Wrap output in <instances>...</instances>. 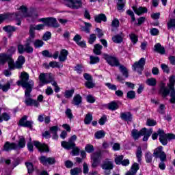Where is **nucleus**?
Returning <instances> with one entry per match:
<instances>
[{
    "label": "nucleus",
    "mask_w": 175,
    "mask_h": 175,
    "mask_svg": "<svg viewBox=\"0 0 175 175\" xmlns=\"http://www.w3.org/2000/svg\"><path fill=\"white\" fill-rule=\"evenodd\" d=\"M45 25H44V23L30 25L29 31V39L27 40L24 45H18V52L19 53V54H24V53L31 54V53H33V48L31 46V43L32 42L31 39H35V36H36L35 31H41V29H44Z\"/></svg>",
    "instance_id": "f257e3e1"
},
{
    "label": "nucleus",
    "mask_w": 175,
    "mask_h": 175,
    "mask_svg": "<svg viewBox=\"0 0 175 175\" xmlns=\"http://www.w3.org/2000/svg\"><path fill=\"white\" fill-rule=\"evenodd\" d=\"M169 81V83H167L168 88H166V84L164 83L160 84V92L164 98H166V96L170 94L171 97L170 99V103L175 104V76L170 77Z\"/></svg>",
    "instance_id": "f03ea898"
},
{
    "label": "nucleus",
    "mask_w": 175,
    "mask_h": 175,
    "mask_svg": "<svg viewBox=\"0 0 175 175\" xmlns=\"http://www.w3.org/2000/svg\"><path fill=\"white\" fill-rule=\"evenodd\" d=\"M21 80L18 81L17 85H21L23 88L25 90H32L33 88L34 82L32 80H29V74L23 71L21 73Z\"/></svg>",
    "instance_id": "7ed1b4c3"
},
{
    "label": "nucleus",
    "mask_w": 175,
    "mask_h": 175,
    "mask_svg": "<svg viewBox=\"0 0 175 175\" xmlns=\"http://www.w3.org/2000/svg\"><path fill=\"white\" fill-rule=\"evenodd\" d=\"M76 140H77V136L74 135L68 139V142H62V146L66 150H72L73 155H79L80 154V149L76 147V143H75Z\"/></svg>",
    "instance_id": "20e7f679"
},
{
    "label": "nucleus",
    "mask_w": 175,
    "mask_h": 175,
    "mask_svg": "<svg viewBox=\"0 0 175 175\" xmlns=\"http://www.w3.org/2000/svg\"><path fill=\"white\" fill-rule=\"evenodd\" d=\"M152 134V129L147 130L146 128H143L139 131L137 129H133L131 131V136L134 140H138L139 137L144 136L143 142H147L148 137Z\"/></svg>",
    "instance_id": "39448f33"
},
{
    "label": "nucleus",
    "mask_w": 175,
    "mask_h": 175,
    "mask_svg": "<svg viewBox=\"0 0 175 175\" xmlns=\"http://www.w3.org/2000/svg\"><path fill=\"white\" fill-rule=\"evenodd\" d=\"M8 62V68L10 70H14V69H21L23 65L25 64V57L23 55L18 57L17 61L14 63V60L12 58V55Z\"/></svg>",
    "instance_id": "423d86ee"
},
{
    "label": "nucleus",
    "mask_w": 175,
    "mask_h": 175,
    "mask_svg": "<svg viewBox=\"0 0 175 175\" xmlns=\"http://www.w3.org/2000/svg\"><path fill=\"white\" fill-rule=\"evenodd\" d=\"M32 92V89L25 90V104L26 106H35V107H39L40 103L36 100H33L31 97V93Z\"/></svg>",
    "instance_id": "0eeeda50"
},
{
    "label": "nucleus",
    "mask_w": 175,
    "mask_h": 175,
    "mask_svg": "<svg viewBox=\"0 0 175 175\" xmlns=\"http://www.w3.org/2000/svg\"><path fill=\"white\" fill-rule=\"evenodd\" d=\"M19 10V12L16 13V16L18 18H23V17H32V18H36L38 17V14H33L32 15L28 14V9L24 5L21 6Z\"/></svg>",
    "instance_id": "6e6552de"
},
{
    "label": "nucleus",
    "mask_w": 175,
    "mask_h": 175,
    "mask_svg": "<svg viewBox=\"0 0 175 175\" xmlns=\"http://www.w3.org/2000/svg\"><path fill=\"white\" fill-rule=\"evenodd\" d=\"M101 167L103 170H108L105 172V175H110L111 174L110 170H113L114 168V164L109 159H107L103 162Z\"/></svg>",
    "instance_id": "1a4fd4ad"
},
{
    "label": "nucleus",
    "mask_w": 175,
    "mask_h": 175,
    "mask_svg": "<svg viewBox=\"0 0 175 175\" xmlns=\"http://www.w3.org/2000/svg\"><path fill=\"white\" fill-rule=\"evenodd\" d=\"M144 65H146V59L142 57L138 62H135L133 65V70L142 75V71L144 70Z\"/></svg>",
    "instance_id": "9d476101"
},
{
    "label": "nucleus",
    "mask_w": 175,
    "mask_h": 175,
    "mask_svg": "<svg viewBox=\"0 0 175 175\" xmlns=\"http://www.w3.org/2000/svg\"><path fill=\"white\" fill-rule=\"evenodd\" d=\"M39 21H42L47 27H53V28H58L59 27V24H58L57 19L55 18H42Z\"/></svg>",
    "instance_id": "9b49d317"
},
{
    "label": "nucleus",
    "mask_w": 175,
    "mask_h": 175,
    "mask_svg": "<svg viewBox=\"0 0 175 175\" xmlns=\"http://www.w3.org/2000/svg\"><path fill=\"white\" fill-rule=\"evenodd\" d=\"M38 79L40 80V84H42V85H44L45 84H49L53 81V75L50 72L41 73L39 75Z\"/></svg>",
    "instance_id": "f8f14e48"
},
{
    "label": "nucleus",
    "mask_w": 175,
    "mask_h": 175,
    "mask_svg": "<svg viewBox=\"0 0 175 175\" xmlns=\"http://www.w3.org/2000/svg\"><path fill=\"white\" fill-rule=\"evenodd\" d=\"M67 1L68 3L66 6L70 8V9H80L81 6H83V2L81 0H66Z\"/></svg>",
    "instance_id": "ddd939ff"
},
{
    "label": "nucleus",
    "mask_w": 175,
    "mask_h": 175,
    "mask_svg": "<svg viewBox=\"0 0 175 175\" xmlns=\"http://www.w3.org/2000/svg\"><path fill=\"white\" fill-rule=\"evenodd\" d=\"M103 58L111 66H118V65H120V62H118V59L116 58V57H113L107 54H104Z\"/></svg>",
    "instance_id": "4468645a"
},
{
    "label": "nucleus",
    "mask_w": 175,
    "mask_h": 175,
    "mask_svg": "<svg viewBox=\"0 0 175 175\" xmlns=\"http://www.w3.org/2000/svg\"><path fill=\"white\" fill-rule=\"evenodd\" d=\"M28 116H24L19 120V125L21 126H23L24 128H29V129H32V125H33V121L32 120H27Z\"/></svg>",
    "instance_id": "2eb2a0df"
},
{
    "label": "nucleus",
    "mask_w": 175,
    "mask_h": 175,
    "mask_svg": "<svg viewBox=\"0 0 175 175\" xmlns=\"http://www.w3.org/2000/svg\"><path fill=\"white\" fill-rule=\"evenodd\" d=\"M163 148L162 146H159L154 151L153 155L156 158H159L161 161H166V153L163 152Z\"/></svg>",
    "instance_id": "dca6fc26"
},
{
    "label": "nucleus",
    "mask_w": 175,
    "mask_h": 175,
    "mask_svg": "<svg viewBox=\"0 0 175 175\" xmlns=\"http://www.w3.org/2000/svg\"><path fill=\"white\" fill-rule=\"evenodd\" d=\"M39 161L42 165L46 166V165H54L55 163V158L47 157L46 156H42L39 157Z\"/></svg>",
    "instance_id": "f3484780"
},
{
    "label": "nucleus",
    "mask_w": 175,
    "mask_h": 175,
    "mask_svg": "<svg viewBox=\"0 0 175 175\" xmlns=\"http://www.w3.org/2000/svg\"><path fill=\"white\" fill-rule=\"evenodd\" d=\"M33 144L36 148H38L40 152H49V147L44 144H42L38 141H33Z\"/></svg>",
    "instance_id": "a211bd4d"
},
{
    "label": "nucleus",
    "mask_w": 175,
    "mask_h": 175,
    "mask_svg": "<svg viewBox=\"0 0 175 175\" xmlns=\"http://www.w3.org/2000/svg\"><path fill=\"white\" fill-rule=\"evenodd\" d=\"M12 150H17V144L10 142H6L3 146V151H6L9 152V151H12Z\"/></svg>",
    "instance_id": "6ab92c4d"
},
{
    "label": "nucleus",
    "mask_w": 175,
    "mask_h": 175,
    "mask_svg": "<svg viewBox=\"0 0 175 175\" xmlns=\"http://www.w3.org/2000/svg\"><path fill=\"white\" fill-rule=\"evenodd\" d=\"M69 55V51L66 49H62L59 54V61L60 62H65L68 59V55Z\"/></svg>",
    "instance_id": "aec40b11"
},
{
    "label": "nucleus",
    "mask_w": 175,
    "mask_h": 175,
    "mask_svg": "<svg viewBox=\"0 0 175 175\" xmlns=\"http://www.w3.org/2000/svg\"><path fill=\"white\" fill-rule=\"evenodd\" d=\"M16 29L17 28H16V27L10 25L3 27V30L8 34V38H12V33H13V32H16Z\"/></svg>",
    "instance_id": "412c9836"
},
{
    "label": "nucleus",
    "mask_w": 175,
    "mask_h": 175,
    "mask_svg": "<svg viewBox=\"0 0 175 175\" xmlns=\"http://www.w3.org/2000/svg\"><path fill=\"white\" fill-rule=\"evenodd\" d=\"M139 169H140V167L137 163H134L131 166V169L125 175H136Z\"/></svg>",
    "instance_id": "4be33fe9"
},
{
    "label": "nucleus",
    "mask_w": 175,
    "mask_h": 175,
    "mask_svg": "<svg viewBox=\"0 0 175 175\" xmlns=\"http://www.w3.org/2000/svg\"><path fill=\"white\" fill-rule=\"evenodd\" d=\"M74 106H80L81 103H83V97L80 96V94H77L74 96L72 102Z\"/></svg>",
    "instance_id": "5701e85b"
},
{
    "label": "nucleus",
    "mask_w": 175,
    "mask_h": 175,
    "mask_svg": "<svg viewBox=\"0 0 175 175\" xmlns=\"http://www.w3.org/2000/svg\"><path fill=\"white\" fill-rule=\"evenodd\" d=\"M133 10L135 12V14H137V16H141V14H143V13H147V8L144 7H133Z\"/></svg>",
    "instance_id": "b1692460"
},
{
    "label": "nucleus",
    "mask_w": 175,
    "mask_h": 175,
    "mask_svg": "<svg viewBox=\"0 0 175 175\" xmlns=\"http://www.w3.org/2000/svg\"><path fill=\"white\" fill-rule=\"evenodd\" d=\"M11 55H8L5 53L0 54V65H5L6 62L10 59Z\"/></svg>",
    "instance_id": "393cba45"
},
{
    "label": "nucleus",
    "mask_w": 175,
    "mask_h": 175,
    "mask_svg": "<svg viewBox=\"0 0 175 175\" xmlns=\"http://www.w3.org/2000/svg\"><path fill=\"white\" fill-rule=\"evenodd\" d=\"M120 118L124 121H132V113L131 112H122L120 113Z\"/></svg>",
    "instance_id": "a878e982"
},
{
    "label": "nucleus",
    "mask_w": 175,
    "mask_h": 175,
    "mask_svg": "<svg viewBox=\"0 0 175 175\" xmlns=\"http://www.w3.org/2000/svg\"><path fill=\"white\" fill-rule=\"evenodd\" d=\"M94 21L96 23H102V21H104V23H106L107 21V18H106V15L105 14H100L94 17Z\"/></svg>",
    "instance_id": "bb28decb"
},
{
    "label": "nucleus",
    "mask_w": 175,
    "mask_h": 175,
    "mask_svg": "<svg viewBox=\"0 0 175 175\" xmlns=\"http://www.w3.org/2000/svg\"><path fill=\"white\" fill-rule=\"evenodd\" d=\"M2 108H0V122H3V121H9L10 120V114L4 112L1 114Z\"/></svg>",
    "instance_id": "cd10ccee"
},
{
    "label": "nucleus",
    "mask_w": 175,
    "mask_h": 175,
    "mask_svg": "<svg viewBox=\"0 0 175 175\" xmlns=\"http://www.w3.org/2000/svg\"><path fill=\"white\" fill-rule=\"evenodd\" d=\"M154 51H156V53H159V54H165V53H166L165 48L159 43L154 45Z\"/></svg>",
    "instance_id": "c85d7f7f"
},
{
    "label": "nucleus",
    "mask_w": 175,
    "mask_h": 175,
    "mask_svg": "<svg viewBox=\"0 0 175 175\" xmlns=\"http://www.w3.org/2000/svg\"><path fill=\"white\" fill-rule=\"evenodd\" d=\"M102 49H103L102 45L96 44L94 45L93 53L96 54V55H100L102 54Z\"/></svg>",
    "instance_id": "c756f323"
},
{
    "label": "nucleus",
    "mask_w": 175,
    "mask_h": 175,
    "mask_svg": "<svg viewBox=\"0 0 175 175\" xmlns=\"http://www.w3.org/2000/svg\"><path fill=\"white\" fill-rule=\"evenodd\" d=\"M85 26L81 27V31L85 32L86 33H90L91 32V28L92 27V25L91 23L84 22Z\"/></svg>",
    "instance_id": "7c9ffc66"
},
{
    "label": "nucleus",
    "mask_w": 175,
    "mask_h": 175,
    "mask_svg": "<svg viewBox=\"0 0 175 175\" xmlns=\"http://www.w3.org/2000/svg\"><path fill=\"white\" fill-rule=\"evenodd\" d=\"M136 158L139 163L142 162V157H143V151H142V147L138 146L135 153Z\"/></svg>",
    "instance_id": "2f4dec72"
},
{
    "label": "nucleus",
    "mask_w": 175,
    "mask_h": 175,
    "mask_svg": "<svg viewBox=\"0 0 175 175\" xmlns=\"http://www.w3.org/2000/svg\"><path fill=\"white\" fill-rule=\"evenodd\" d=\"M25 138L24 137H20L18 142L17 148H24L26 144Z\"/></svg>",
    "instance_id": "473e14b6"
},
{
    "label": "nucleus",
    "mask_w": 175,
    "mask_h": 175,
    "mask_svg": "<svg viewBox=\"0 0 175 175\" xmlns=\"http://www.w3.org/2000/svg\"><path fill=\"white\" fill-rule=\"evenodd\" d=\"M118 107V104L116 101H112L108 104L109 110H111L112 111L117 110Z\"/></svg>",
    "instance_id": "72a5a7b5"
},
{
    "label": "nucleus",
    "mask_w": 175,
    "mask_h": 175,
    "mask_svg": "<svg viewBox=\"0 0 175 175\" xmlns=\"http://www.w3.org/2000/svg\"><path fill=\"white\" fill-rule=\"evenodd\" d=\"M119 69H120L122 76H124V77L126 79H128V77H129V72H128V69L126 68V67L124 66H120L119 67Z\"/></svg>",
    "instance_id": "f704fd0d"
},
{
    "label": "nucleus",
    "mask_w": 175,
    "mask_h": 175,
    "mask_svg": "<svg viewBox=\"0 0 175 175\" xmlns=\"http://www.w3.org/2000/svg\"><path fill=\"white\" fill-rule=\"evenodd\" d=\"M146 83L150 87H155L157 85V79L155 78H149L146 80Z\"/></svg>",
    "instance_id": "c9c22d12"
},
{
    "label": "nucleus",
    "mask_w": 175,
    "mask_h": 175,
    "mask_svg": "<svg viewBox=\"0 0 175 175\" xmlns=\"http://www.w3.org/2000/svg\"><path fill=\"white\" fill-rule=\"evenodd\" d=\"M83 170L80 167H75L70 170V173L71 175H79L81 174Z\"/></svg>",
    "instance_id": "e433bc0d"
},
{
    "label": "nucleus",
    "mask_w": 175,
    "mask_h": 175,
    "mask_svg": "<svg viewBox=\"0 0 175 175\" xmlns=\"http://www.w3.org/2000/svg\"><path fill=\"white\" fill-rule=\"evenodd\" d=\"M43 44H44V42L42 40H36L33 42V46L36 49H40V47H43Z\"/></svg>",
    "instance_id": "4c0bfd02"
},
{
    "label": "nucleus",
    "mask_w": 175,
    "mask_h": 175,
    "mask_svg": "<svg viewBox=\"0 0 175 175\" xmlns=\"http://www.w3.org/2000/svg\"><path fill=\"white\" fill-rule=\"evenodd\" d=\"M106 133L104 131H98L94 134L96 139H103Z\"/></svg>",
    "instance_id": "58836bf2"
},
{
    "label": "nucleus",
    "mask_w": 175,
    "mask_h": 175,
    "mask_svg": "<svg viewBox=\"0 0 175 175\" xmlns=\"http://www.w3.org/2000/svg\"><path fill=\"white\" fill-rule=\"evenodd\" d=\"M91 121H92V114H91V113L86 114L85 119H84V123L86 125H88V124H91Z\"/></svg>",
    "instance_id": "ea45409f"
},
{
    "label": "nucleus",
    "mask_w": 175,
    "mask_h": 175,
    "mask_svg": "<svg viewBox=\"0 0 175 175\" xmlns=\"http://www.w3.org/2000/svg\"><path fill=\"white\" fill-rule=\"evenodd\" d=\"M0 90H2L3 92H8L10 90V83L8 82L5 85L0 84Z\"/></svg>",
    "instance_id": "a19ab883"
},
{
    "label": "nucleus",
    "mask_w": 175,
    "mask_h": 175,
    "mask_svg": "<svg viewBox=\"0 0 175 175\" xmlns=\"http://www.w3.org/2000/svg\"><path fill=\"white\" fill-rule=\"evenodd\" d=\"M145 159L147 163H151L152 162V154L148 152L145 154Z\"/></svg>",
    "instance_id": "79ce46f5"
},
{
    "label": "nucleus",
    "mask_w": 175,
    "mask_h": 175,
    "mask_svg": "<svg viewBox=\"0 0 175 175\" xmlns=\"http://www.w3.org/2000/svg\"><path fill=\"white\" fill-rule=\"evenodd\" d=\"M25 166L27 167L29 174H31V173L33 172V165L32 163L26 162Z\"/></svg>",
    "instance_id": "37998d69"
},
{
    "label": "nucleus",
    "mask_w": 175,
    "mask_h": 175,
    "mask_svg": "<svg viewBox=\"0 0 175 175\" xmlns=\"http://www.w3.org/2000/svg\"><path fill=\"white\" fill-rule=\"evenodd\" d=\"M118 10H122L124 6H125V0H118Z\"/></svg>",
    "instance_id": "c03bdc74"
},
{
    "label": "nucleus",
    "mask_w": 175,
    "mask_h": 175,
    "mask_svg": "<svg viewBox=\"0 0 175 175\" xmlns=\"http://www.w3.org/2000/svg\"><path fill=\"white\" fill-rule=\"evenodd\" d=\"M168 29H171V28H174L175 29V18H171L167 23Z\"/></svg>",
    "instance_id": "a18cd8bd"
},
{
    "label": "nucleus",
    "mask_w": 175,
    "mask_h": 175,
    "mask_svg": "<svg viewBox=\"0 0 175 175\" xmlns=\"http://www.w3.org/2000/svg\"><path fill=\"white\" fill-rule=\"evenodd\" d=\"M90 64L94 65V64H98L100 59H99V57H95V56H90Z\"/></svg>",
    "instance_id": "49530a36"
},
{
    "label": "nucleus",
    "mask_w": 175,
    "mask_h": 175,
    "mask_svg": "<svg viewBox=\"0 0 175 175\" xmlns=\"http://www.w3.org/2000/svg\"><path fill=\"white\" fill-rule=\"evenodd\" d=\"M102 158V153L100 152H96L92 156V159H94L95 161H98Z\"/></svg>",
    "instance_id": "de8ad7c7"
},
{
    "label": "nucleus",
    "mask_w": 175,
    "mask_h": 175,
    "mask_svg": "<svg viewBox=\"0 0 175 175\" xmlns=\"http://www.w3.org/2000/svg\"><path fill=\"white\" fill-rule=\"evenodd\" d=\"M112 40L114 43H121L122 42V37L120 35H116L112 38Z\"/></svg>",
    "instance_id": "09e8293b"
},
{
    "label": "nucleus",
    "mask_w": 175,
    "mask_h": 175,
    "mask_svg": "<svg viewBox=\"0 0 175 175\" xmlns=\"http://www.w3.org/2000/svg\"><path fill=\"white\" fill-rule=\"evenodd\" d=\"M73 94H75V89H72L70 90H66L65 97L67 98H72V96H73Z\"/></svg>",
    "instance_id": "8fccbe9b"
},
{
    "label": "nucleus",
    "mask_w": 175,
    "mask_h": 175,
    "mask_svg": "<svg viewBox=\"0 0 175 175\" xmlns=\"http://www.w3.org/2000/svg\"><path fill=\"white\" fill-rule=\"evenodd\" d=\"M85 150L86 152H88V154H91V152H94L95 149L94 148V146L91 144H88L86 145Z\"/></svg>",
    "instance_id": "3c124183"
},
{
    "label": "nucleus",
    "mask_w": 175,
    "mask_h": 175,
    "mask_svg": "<svg viewBox=\"0 0 175 175\" xmlns=\"http://www.w3.org/2000/svg\"><path fill=\"white\" fill-rule=\"evenodd\" d=\"M66 116L70 119V121L73 118V113H72V109L68 108L65 111Z\"/></svg>",
    "instance_id": "603ef678"
},
{
    "label": "nucleus",
    "mask_w": 175,
    "mask_h": 175,
    "mask_svg": "<svg viewBox=\"0 0 175 175\" xmlns=\"http://www.w3.org/2000/svg\"><path fill=\"white\" fill-rule=\"evenodd\" d=\"M127 98L128 99H135V98H136V92H135L133 90L128 92Z\"/></svg>",
    "instance_id": "864d4df0"
},
{
    "label": "nucleus",
    "mask_w": 175,
    "mask_h": 175,
    "mask_svg": "<svg viewBox=\"0 0 175 175\" xmlns=\"http://www.w3.org/2000/svg\"><path fill=\"white\" fill-rule=\"evenodd\" d=\"M167 139H169L167 137V135H165L164 137H159L160 143H161L163 146H166V144H167Z\"/></svg>",
    "instance_id": "5fc2aeb1"
},
{
    "label": "nucleus",
    "mask_w": 175,
    "mask_h": 175,
    "mask_svg": "<svg viewBox=\"0 0 175 175\" xmlns=\"http://www.w3.org/2000/svg\"><path fill=\"white\" fill-rule=\"evenodd\" d=\"M124 159V156L120 155L115 158V163L116 165H121L122 161Z\"/></svg>",
    "instance_id": "6e6d98bb"
},
{
    "label": "nucleus",
    "mask_w": 175,
    "mask_h": 175,
    "mask_svg": "<svg viewBox=\"0 0 175 175\" xmlns=\"http://www.w3.org/2000/svg\"><path fill=\"white\" fill-rule=\"evenodd\" d=\"M86 100L88 103H95V97L91 94H89L86 96Z\"/></svg>",
    "instance_id": "4d7b16f0"
},
{
    "label": "nucleus",
    "mask_w": 175,
    "mask_h": 175,
    "mask_svg": "<svg viewBox=\"0 0 175 175\" xmlns=\"http://www.w3.org/2000/svg\"><path fill=\"white\" fill-rule=\"evenodd\" d=\"M42 39L45 41L50 40V39H51V33L50 31L46 32L44 34Z\"/></svg>",
    "instance_id": "13d9d810"
},
{
    "label": "nucleus",
    "mask_w": 175,
    "mask_h": 175,
    "mask_svg": "<svg viewBox=\"0 0 175 175\" xmlns=\"http://www.w3.org/2000/svg\"><path fill=\"white\" fill-rule=\"evenodd\" d=\"M150 35L152 36H157L159 35V30L157 28H152L150 31Z\"/></svg>",
    "instance_id": "bf43d9fd"
},
{
    "label": "nucleus",
    "mask_w": 175,
    "mask_h": 175,
    "mask_svg": "<svg viewBox=\"0 0 175 175\" xmlns=\"http://www.w3.org/2000/svg\"><path fill=\"white\" fill-rule=\"evenodd\" d=\"M9 18V14H0V24H2L5 20H8Z\"/></svg>",
    "instance_id": "052dcab7"
},
{
    "label": "nucleus",
    "mask_w": 175,
    "mask_h": 175,
    "mask_svg": "<svg viewBox=\"0 0 175 175\" xmlns=\"http://www.w3.org/2000/svg\"><path fill=\"white\" fill-rule=\"evenodd\" d=\"M111 26L113 27V28H118V27H120V21L117 18L113 19L111 23Z\"/></svg>",
    "instance_id": "680f3d73"
},
{
    "label": "nucleus",
    "mask_w": 175,
    "mask_h": 175,
    "mask_svg": "<svg viewBox=\"0 0 175 175\" xmlns=\"http://www.w3.org/2000/svg\"><path fill=\"white\" fill-rule=\"evenodd\" d=\"M43 57H46L47 58H52L53 54L50 53V52L47 50H44L42 51Z\"/></svg>",
    "instance_id": "e2e57ef3"
},
{
    "label": "nucleus",
    "mask_w": 175,
    "mask_h": 175,
    "mask_svg": "<svg viewBox=\"0 0 175 175\" xmlns=\"http://www.w3.org/2000/svg\"><path fill=\"white\" fill-rule=\"evenodd\" d=\"M95 40H96V36L95 34H91L88 40L90 44H92Z\"/></svg>",
    "instance_id": "0e129e2a"
},
{
    "label": "nucleus",
    "mask_w": 175,
    "mask_h": 175,
    "mask_svg": "<svg viewBox=\"0 0 175 175\" xmlns=\"http://www.w3.org/2000/svg\"><path fill=\"white\" fill-rule=\"evenodd\" d=\"M50 132L52 135L58 133V126H53L50 128Z\"/></svg>",
    "instance_id": "69168bd1"
},
{
    "label": "nucleus",
    "mask_w": 175,
    "mask_h": 175,
    "mask_svg": "<svg viewBox=\"0 0 175 175\" xmlns=\"http://www.w3.org/2000/svg\"><path fill=\"white\" fill-rule=\"evenodd\" d=\"M107 120V118L106 117V116H103L98 120V124H100V125H105Z\"/></svg>",
    "instance_id": "338daca9"
},
{
    "label": "nucleus",
    "mask_w": 175,
    "mask_h": 175,
    "mask_svg": "<svg viewBox=\"0 0 175 175\" xmlns=\"http://www.w3.org/2000/svg\"><path fill=\"white\" fill-rule=\"evenodd\" d=\"M165 105L161 104L159 106V108L158 109L159 113H160V114H165Z\"/></svg>",
    "instance_id": "774afa93"
}]
</instances>
